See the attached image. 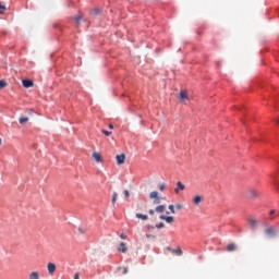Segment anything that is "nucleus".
<instances>
[{
    "instance_id": "1",
    "label": "nucleus",
    "mask_w": 279,
    "mask_h": 279,
    "mask_svg": "<svg viewBox=\"0 0 279 279\" xmlns=\"http://www.w3.org/2000/svg\"><path fill=\"white\" fill-rule=\"evenodd\" d=\"M258 195V191L254 187H250L247 191H246V197L248 199H256V196Z\"/></svg>"
},
{
    "instance_id": "2",
    "label": "nucleus",
    "mask_w": 279,
    "mask_h": 279,
    "mask_svg": "<svg viewBox=\"0 0 279 279\" xmlns=\"http://www.w3.org/2000/svg\"><path fill=\"white\" fill-rule=\"evenodd\" d=\"M149 198L150 199H154L153 204H160V198L158 196V192L157 191H153L150 194H149Z\"/></svg>"
},
{
    "instance_id": "3",
    "label": "nucleus",
    "mask_w": 279,
    "mask_h": 279,
    "mask_svg": "<svg viewBox=\"0 0 279 279\" xmlns=\"http://www.w3.org/2000/svg\"><path fill=\"white\" fill-rule=\"evenodd\" d=\"M184 189H186V186L182 182L178 181L177 187L174 189V193L179 195L180 191H184Z\"/></svg>"
},
{
    "instance_id": "4",
    "label": "nucleus",
    "mask_w": 279,
    "mask_h": 279,
    "mask_svg": "<svg viewBox=\"0 0 279 279\" xmlns=\"http://www.w3.org/2000/svg\"><path fill=\"white\" fill-rule=\"evenodd\" d=\"M159 219H161L162 221H166L167 223H173V221H175V218H173V216L161 215Z\"/></svg>"
},
{
    "instance_id": "5",
    "label": "nucleus",
    "mask_w": 279,
    "mask_h": 279,
    "mask_svg": "<svg viewBox=\"0 0 279 279\" xmlns=\"http://www.w3.org/2000/svg\"><path fill=\"white\" fill-rule=\"evenodd\" d=\"M265 234H267V236H276V228L274 227L266 228Z\"/></svg>"
},
{
    "instance_id": "6",
    "label": "nucleus",
    "mask_w": 279,
    "mask_h": 279,
    "mask_svg": "<svg viewBox=\"0 0 279 279\" xmlns=\"http://www.w3.org/2000/svg\"><path fill=\"white\" fill-rule=\"evenodd\" d=\"M47 269H48V274L50 276H53V274H56V264L53 263H48L47 264Z\"/></svg>"
},
{
    "instance_id": "7",
    "label": "nucleus",
    "mask_w": 279,
    "mask_h": 279,
    "mask_svg": "<svg viewBox=\"0 0 279 279\" xmlns=\"http://www.w3.org/2000/svg\"><path fill=\"white\" fill-rule=\"evenodd\" d=\"M22 85L24 88H32V86H34V81L25 78L22 81Z\"/></svg>"
},
{
    "instance_id": "8",
    "label": "nucleus",
    "mask_w": 279,
    "mask_h": 279,
    "mask_svg": "<svg viewBox=\"0 0 279 279\" xmlns=\"http://www.w3.org/2000/svg\"><path fill=\"white\" fill-rule=\"evenodd\" d=\"M116 160H117V165L125 163V154L117 155Z\"/></svg>"
},
{
    "instance_id": "9",
    "label": "nucleus",
    "mask_w": 279,
    "mask_h": 279,
    "mask_svg": "<svg viewBox=\"0 0 279 279\" xmlns=\"http://www.w3.org/2000/svg\"><path fill=\"white\" fill-rule=\"evenodd\" d=\"M179 99L182 104H184V101H186V99H189V94L184 90H181Z\"/></svg>"
},
{
    "instance_id": "10",
    "label": "nucleus",
    "mask_w": 279,
    "mask_h": 279,
    "mask_svg": "<svg viewBox=\"0 0 279 279\" xmlns=\"http://www.w3.org/2000/svg\"><path fill=\"white\" fill-rule=\"evenodd\" d=\"M248 225L251 226V228L253 230H256V228L258 227V220L254 219V218H250L248 219Z\"/></svg>"
},
{
    "instance_id": "11",
    "label": "nucleus",
    "mask_w": 279,
    "mask_h": 279,
    "mask_svg": "<svg viewBox=\"0 0 279 279\" xmlns=\"http://www.w3.org/2000/svg\"><path fill=\"white\" fill-rule=\"evenodd\" d=\"M203 201H204V196H202V195H196V196L193 198V204H195L196 206H199V204H202Z\"/></svg>"
},
{
    "instance_id": "12",
    "label": "nucleus",
    "mask_w": 279,
    "mask_h": 279,
    "mask_svg": "<svg viewBox=\"0 0 279 279\" xmlns=\"http://www.w3.org/2000/svg\"><path fill=\"white\" fill-rule=\"evenodd\" d=\"M118 252H121L122 254H125V252H128V245L125 244V242L120 243Z\"/></svg>"
},
{
    "instance_id": "13",
    "label": "nucleus",
    "mask_w": 279,
    "mask_h": 279,
    "mask_svg": "<svg viewBox=\"0 0 279 279\" xmlns=\"http://www.w3.org/2000/svg\"><path fill=\"white\" fill-rule=\"evenodd\" d=\"M92 158H94V160H95L96 162H102L101 155H100L99 153H97V151H94V153L92 154Z\"/></svg>"
},
{
    "instance_id": "14",
    "label": "nucleus",
    "mask_w": 279,
    "mask_h": 279,
    "mask_svg": "<svg viewBox=\"0 0 279 279\" xmlns=\"http://www.w3.org/2000/svg\"><path fill=\"white\" fill-rule=\"evenodd\" d=\"M172 254H177V256H182L183 252L180 246H178L175 250L169 248Z\"/></svg>"
},
{
    "instance_id": "15",
    "label": "nucleus",
    "mask_w": 279,
    "mask_h": 279,
    "mask_svg": "<svg viewBox=\"0 0 279 279\" xmlns=\"http://www.w3.org/2000/svg\"><path fill=\"white\" fill-rule=\"evenodd\" d=\"M28 279H40V274H38V271H33L29 274Z\"/></svg>"
},
{
    "instance_id": "16",
    "label": "nucleus",
    "mask_w": 279,
    "mask_h": 279,
    "mask_svg": "<svg viewBox=\"0 0 279 279\" xmlns=\"http://www.w3.org/2000/svg\"><path fill=\"white\" fill-rule=\"evenodd\" d=\"M135 217L137 219H142L143 221H147V219H149V216L143 214H136Z\"/></svg>"
},
{
    "instance_id": "17",
    "label": "nucleus",
    "mask_w": 279,
    "mask_h": 279,
    "mask_svg": "<svg viewBox=\"0 0 279 279\" xmlns=\"http://www.w3.org/2000/svg\"><path fill=\"white\" fill-rule=\"evenodd\" d=\"M156 213H165V210H167V206L165 205H159L156 207Z\"/></svg>"
},
{
    "instance_id": "18",
    "label": "nucleus",
    "mask_w": 279,
    "mask_h": 279,
    "mask_svg": "<svg viewBox=\"0 0 279 279\" xmlns=\"http://www.w3.org/2000/svg\"><path fill=\"white\" fill-rule=\"evenodd\" d=\"M234 250H236V244L234 243L228 244L227 252H234Z\"/></svg>"
},
{
    "instance_id": "19",
    "label": "nucleus",
    "mask_w": 279,
    "mask_h": 279,
    "mask_svg": "<svg viewBox=\"0 0 279 279\" xmlns=\"http://www.w3.org/2000/svg\"><path fill=\"white\" fill-rule=\"evenodd\" d=\"M119 197V194L117 192L113 193L111 204H117V198Z\"/></svg>"
},
{
    "instance_id": "20",
    "label": "nucleus",
    "mask_w": 279,
    "mask_h": 279,
    "mask_svg": "<svg viewBox=\"0 0 279 279\" xmlns=\"http://www.w3.org/2000/svg\"><path fill=\"white\" fill-rule=\"evenodd\" d=\"M5 86H8V83L5 82V80H0V90L1 88H5Z\"/></svg>"
},
{
    "instance_id": "21",
    "label": "nucleus",
    "mask_w": 279,
    "mask_h": 279,
    "mask_svg": "<svg viewBox=\"0 0 279 279\" xmlns=\"http://www.w3.org/2000/svg\"><path fill=\"white\" fill-rule=\"evenodd\" d=\"M167 184L166 183H159V191H166Z\"/></svg>"
},
{
    "instance_id": "22",
    "label": "nucleus",
    "mask_w": 279,
    "mask_h": 279,
    "mask_svg": "<svg viewBox=\"0 0 279 279\" xmlns=\"http://www.w3.org/2000/svg\"><path fill=\"white\" fill-rule=\"evenodd\" d=\"M27 121H29V118L25 117V118H20V123L23 125V123H27Z\"/></svg>"
},
{
    "instance_id": "23",
    "label": "nucleus",
    "mask_w": 279,
    "mask_h": 279,
    "mask_svg": "<svg viewBox=\"0 0 279 279\" xmlns=\"http://www.w3.org/2000/svg\"><path fill=\"white\" fill-rule=\"evenodd\" d=\"M169 210L172 215H175V207L173 205H169Z\"/></svg>"
},
{
    "instance_id": "24",
    "label": "nucleus",
    "mask_w": 279,
    "mask_h": 279,
    "mask_svg": "<svg viewBox=\"0 0 279 279\" xmlns=\"http://www.w3.org/2000/svg\"><path fill=\"white\" fill-rule=\"evenodd\" d=\"M101 132L105 134V136H110L112 134V132L106 130H102Z\"/></svg>"
},
{
    "instance_id": "25",
    "label": "nucleus",
    "mask_w": 279,
    "mask_h": 279,
    "mask_svg": "<svg viewBox=\"0 0 279 279\" xmlns=\"http://www.w3.org/2000/svg\"><path fill=\"white\" fill-rule=\"evenodd\" d=\"M156 228H158V229L165 228V222H160V223L156 225Z\"/></svg>"
},
{
    "instance_id": "26",
    "label": "nucleus",
    "mask_w": 279,
    "mask_h": 279,
    "mask_svg": "<svg viewBox=\"0 0 279 279\" xmlns=\"http://www.w3.org/2000/svg\"><path fill=\"white\" fill-rule=\"evenodd\" d=\"M3 10H5V5H2L0 2V14H3Z\"/></svg>"
},
{
    "instance_id": "27",
    "label": "nucleus",
    "mask_w": 279,
    "mask_h": 279,
    "mask_svg": "<svg viewBox=\"0 0 279 279\" xmlns=\"http://www.w3.org/2000/svg\"><path fill=\"white\" fill-rule=\"evenodd\" d=\"M78 232H81V234H86V229H84V228H78Z\"/></svg>"
},
{
    "instance_id": "28",
    "label": "nucleus",
    "mask_w": 279,
    "mask_h": 279,
    "mask_svg": "<svg viewBox=\"0 0 279 279\" xmlns=\"http://www.w3.org/2000/svg\"><path fill=\"white\" fill-rule=\"evenodd\" d=\"M94 14L97 16V14H101V10H99V9H95L94 10Z\"/></svg>"
},
{
    "instance_id": "29",
    "label": "nucleus",
    "mask_w": 279,
    "mask_h": 279,
    "mask_svg": "<svg viewBox=\"0 0 279 279\" xmlns=\"http://www.w3.org/2000/svg\"><path fill=\"white\" fill-rule=\"evenodd\" d=\"M124 197H126V198L130 197V191H128V190L124 191Z\"/></svg>"
},
{
    "instance_id": "30",
    "label": "nucleus",
    "mask_w": 279,
    "mask_h": 279,
    "mask_svg": "<svg viewBox=\"0 0 279 279\" xmlns=\"http://www.w3.org/2000/svg\"><path fill=\"white\" fill-rule=\"evenodd\" d=\"M120 239L125 240V239H128V235H125L124 233H121Z\"/></svg>"
},
{
    "instance_id": "31",
    "label": "nucleus",
    "mask_w": 279,
    "mask_h": 279,
    "mask_svg": "<svg viewBox=\"0 0 279 279\" xmlns=\"http://www.w3.org/2000/svg\"><path fill=\"white\" fill-rule=\"evenodd\" d=\"M177 210H182V205L178 204L177 205Z\"/></svg>"
},
{
    "instance_id": "32",
    "label": "nucleus",
    "mask_w": 279,
    "mask_h": 279,
    "mask_svg": "<svg viewBox=\"0 0 279 279\" xmlns=\"http://www.w3.org/2000/svg\"><path fill=\"white\" fill-rule=\"evenodd\" d=\"M269 215H276V209H271V210L269 211Z\"/></svg>"
},
{
    "instance_id": "33",
    "label": "nucleus",
    "mask_w": 279,
    "mask_h": 279,
    "mask_svg": "<svg viewBox=\"0 0 279 279\" xmlns=\"http://www.w3.org/2000/svg\"><path fill=\"white\" fill-rule=\"evenodd\" d=\"M74 279H80V272H76V274L74 275Z\"/></svg>"
},
{
    "instance_id": "34",
    "label": "nucleus",
    "mask_w": 279,
    "mask_h": 279,
    "mask_svg": "<svg viewBox=\"0 0 279 279\" xmlns=\"http://www.w3.org/2000/svg\"><path fill=\"white\" fill-rule=\"evenodd\" d=\"M149 215H154L156 211L154 209H149Z\"/></svg>"
},
{
    "instance_id": "35",
    "label": "nucleus",
    "mask_w": 279,
    "mask_h": 279,
    "mask_svg": "<svg viewBox=\"0 0 279 279\" xmlns=\"http://www.w3.org/2000/svg\"><path fill=\"white\" fill-rule=\"evenodd\" d=\"M80 21H82V17H76V23H80Z\"/></svg>"
},
{
    "instance_id": "36",
    "label": "nucleus",
    "mask_w": 279,
    "mask_h": 279,
    "mask_svg": "<svg viewBox=\"0 0 279 279\" xmlns=\"http://www.w3.org/2000/svg\"><path fill=\"white\" fill-rule=\"evenodd\" d=\"M109 129H110V130H114V125L109 124Z\"/></svg>"
},
{
    "instance_id": "37",
    "label": "nucleus",
    "mask_w": 279,
    "mask_h": 279,
    "mask_svg": "<svg viewBox=\"0 0 279 279\" xmlns=\"http://www.w3.org/2000/svg\"><path fill=\"white\" fill-rule=\"evenodd\" d=\"M123 274H128V268H123Z\"/></svg>"
},
{
    "instance_id": "38",
    "label": "nucleus",
    "mask_w": 279,
    "mask_h": 279,
    "mask_svg": "<svg viewBox=\"0 0 279 279\" xmlns=\"http://www.w3.org/2000/svg\"><path fill=\"white\" fill-rule=\"evenodd\" d=\"M277 123H279V118H278V121H277Z\"/></svg>"
},
{
    "instance_id": "39",
    "label": "nucleus",
    "mask_w": 279,
    "mask_h": 279,
    "mask_svg": "<svg viewBox=\"0 0 279 279\" xmlns=\"http://www.w3.org/2000/svg\"><path fill=\"white\" fill-rule=\"evenodd\" d=\"M0 145H1V138H0Z\"/></svg>"
}]
</instances>
